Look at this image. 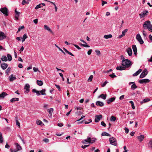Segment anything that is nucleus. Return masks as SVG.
I'll return each mask as SVG.
<instances>
[{
    "label": "nucleus",
    "mask_w": 152,
    "mask_h": 152,
    "mask_svg": "<svg viewBox=\"0 0 152 152\" xmlns=\"http://www.w3.org/2000/svg\"><path fill=\"white\" fill-rule=\"evenodd\" d=\"M33 69L35 72H36L38 71V68L35 67L33 68Z\"/></svg>",
    "instance_id": "obj_55"
},
{
    "label": "nucleus",
    "mask_w": 152,
    "mask_h": 152,
    "mask_svg": "<svg viewBox=\"0 0 152 152\" xmlns=\"http://www.w3.org/2000/svg\"><path fill=\"white\" fill-rule=\"evenodd\" d=\"M96 104L97 106H99L100 107H102L104 105V103L99 101H97L96 102Z\"/></svg>",
    "instance_id": "obj_18"
},
{
    "label": "nucleus",
    "mask_w": 152,
    "mask_h": 152,
    "mask_svg": "<svg viewBox=\"0 0 152 152\" xmlns=\"http://www.w3.org/2000/svg\"><path fill=\"white\" fill-rule=\"evenodd\" d=\"M124 95H122L120 96V97L119 98V99L120 100H123L124 98Z\"/></svg>",
    "instance_id": "obj_61"
},
{
    "label": "nucleus",
    "mask_w": 152,
    "mask_h": 152,
    "mask_svg": "<svg viewBox=\"0 0 152 152\" xmlns=\"http://www.w3.org/2000/svg\"><path fill=\"white\" fill-rule=\"evenodd\" d=\"M112 37V36L111 34H110L108 35H105L104 36V37L106 39H108L109 38H111Z\"/></svg>",
    "instance_id": "obj_29"
},
{
    "label": "nucleus",
    "mask_w": 152,
    "mask_h": 152,
    "mask_svg": "<svg viewBox=\"0 0 152 152\" xmlns=\"http://www.w3.org/2000/svg\"><path fill=\"white\" fill-rule=\"evenodd\" d=\"M109 76L112 78H114L116 77V76L115 75L114 73H113L112 74L110 75Z\"/></svg>",
    "instance_id": "obj_46"
},
{
    "label": "nucleus",
    "mask_w": 152,
    "mask_h": 152,
    "mask_svg": "<svg viewBox=\"0 0 152 152\" xmlns=\"http://www.w3.org/2000/svg\"><path fill=\"white\" fill-rule=\"evenodd\" d=\"M125 133L126 134L128 133L129 132V129L125 127L124 128Z\"/></svg>",
    "instance_id": "obj_50"
},
{
    "label": "nucleus",
    "mask_w": 152,
    "mask_h": 152,
    "mask_svg": "<svg viewBox=\"0 0 152 152\" xmlns=\"http://www.w3.org/2000/svg\"><path fill=\"white\" fill-rule=\"evenodd\" d=\"M92 51V49L89 50L87 52L88 54V55H90L91 54Z\"/></svg>",
    "instance_id": "obj_54"
},
{
    "label": "nucleus",
    "mask_w": 152,
    "mask_h": 152,
    "mask_svg": "<svg viewBox=\"0 0 152 152\" xmlns=\"http://www.w3.org/2000/svg\"><path fill=\"white\" fill-rule=\"evenodd\" d=\"M102 118V115H96L95 119V122L96 123L98 122Z\"/></svg>",
    "instance_id": "obj_10"
},
{
    "label": "nucleus",
    "mask_w": 152,
    "mask_h": 152,
    "mask_svg": "<svg viewBox=\"0 0 152 152\" xmlns=\"http://www.w3.org/2000/svg\"><path fill=\"white\" fill-rule=\"evenodd\" d=\"M95 52L98 55H99L101 54L99 50H95Z\"/></svg>",
    "instance_id": "obj_53"
},
{
    "label": "nucleus",
    "mask_w": 152,
    "mask_h": 152,
    "mask_svg": "<svg viewBox=\"0 0 152 152\" xmlns=\"http://www.w3.org/2000/svg\"><path fill=\"white\" fill-rule=\"evenodd\" d=\"M124 149L125 150L123 152H127V150H126V146H124Z\"/></svg>",
    "instance_id": "obj_64"
},
{
    "label": "nucleus",
    "mask_w": 152,
    "mask_h": 152,
    "mask_svg": "<svg viewBox=\"0 0 152 152\" xmlns=\"http://www.w3.org/2000/svg\"><path fill=\"white\" fill-rule=\"evenodd\" d=\"M38 19H36L34 20L33 21H34V22L35 23L37 24L38 23Z\"/></svg>",
    "instance_id": "obj_63"
},
{
    "label": "nucleus",
    "mask_w": 152,
    "mask_h": 152,
    "mask_svg": "<svg viewBox=\"0 0 152 152\" xmlns=\"http://www.w3.org/2000/svg\"><path fill=\"white\" fill-rule=\"evenodd\" d=\"M44 28L45 29L50 32H52V31L50 28L46 25H45L44 26Z\"/></svg>",
    "instance_id": "obj_22"
},
{
    "label": "nucleus",
    "mask_w": 152,
    "mask_h": 152,
    "mask_svg": "<svg viewBox=\"0 0 152 152\" xmlns=\"http://www.w3.org/2000/svg\"><path fill=\"white\" fill-rule=\"evenodd\" d=\"M36 123L38 125H40L41 124L43 123L41 121H40L39 120H37L36 121Z\"/></svg>",
    "instance_id": "obj_40"
},
{
    "label": "nucleus",
    "mask_w": 152,
    "mask_h": 152,
    "mask_svg": "<svg viewBox=\"0 0 152 152\" xmlns=\"http://www.w3.org/2000/svg\"><path fill=\"white\" fill-rule=\"evenodd\" d=\"M55 86L58 89L59 91H60V88L59 86L57 85V84H55Z\"/></svg>",
    "instance_id": "obj_51"
},
{
    "label": "nucleus",
    "mask_w": 152,
    "mask_h": 152,
    "mask_svg": "<svg viewBox=\"0 0 152 152\" xmlns=\"http://www.w3.org/2000/svg\"><path fill=\"white\" fill-rule=\"evenodd\" d=\"M7 94L5 92H3L1 94H0V99L3 98Z\"/></svg>",
    "instance_id": "obj_25"
},
{
    "label": "nucleus",
    "mask_w": 152,
    "mask_h": 152,
    "mask_svg": "<svg viewBox=\"0 0 152 152\" xmlns=\"http://www.w3.org/2000/svg\"><path fill=\"white\" fill-rule=\"evenodd\" d=\"M115 97H111L108 99L107 100V103L110 104L111 102H113L115 100Z\"/></svg>",
    "instance_id": "obj_17"
},
{
    "label": "nucleus",
    "mask_w": 152,
    "mask_h": 152,
    "mask_svg": "<svg viewBox=\"0 0 152 152\" xmlns=\"http://www.w3.org/2000/svg\"><path fill=\"white\" fill-rule=\"evenodd\" d=\"M15 13H16V15L17 16H19V15H20V12H19L17 11H16V9H15Z\"/></svg>",
    "instance_id": "obj_52"
},
{
    "label": "nucleus",
    "mask_w": 152,
    "mask_h": 152,
    "mask_svg": "<svg viewBox=\"0 0 152 152\" xmlns=\"http://www.w3.org/2000/svg\"><path fill=\"white\" fill-rule=\"evenodd\" d=\"M81 45L82 46L84 47H88V48H89L90 47V46L87 45L83 44H81Z\"/></svg>",
    "instance_id": "obj_48"
},
{
    "label": "nucleus",
    "mask_w": 152,
    "mask_h": 152,
    "mask_svg": "<svg viewBox=\"0 0 152 152\" xmlns=\"http://www.w3.org/2000/svg\"><path fill=\"white\" fill-rule=\"evenodd\" d=\"M7 56L8 58V60L9 61H10L12 60V57L11 55L9 54H7Z\"/></svg>",
    "instance_id": "obj_35"
},
{
    "label": "nucleus",
    "mask_w": 152,
    "mask_h": 152,
    "mask_svg": "<svg viewBox=\"0 0 152 152\" xmlns=\"http://www.w3.org/2000/svg\"><path fill=\"white\" fill-rule=\"evenodd\" d=\"M93 76L92 75H91L90 76L89 78L88 79V81L89 82H91L92 81V79L93 78Z\"/></svg>",
    "instance_id": "obj_42"
},
{
    "label": "nucleus",
    "mask_w": 152,
    "mask_h": 152,
    "mask_svg": "<svg viewBox=\"0 0 152 152\" xmlns=\"http://www.w3.org/2000/svg\"><path fill=\"white\" fill-rule=\"evenodd\" d=\"M102 135L104 136H110L111 135L110 134H109L108 133L106 132H104L102 133Z\"/></svg>",
    "instance_id": "obj_39"
},
{
    "label": "nucleus",
    "mask_w": 152,
    "mask_h": 152,
    "mask_svg": "<svg viewBox=\"0 0 152 152\" xmlns=\"http://www.w3.org/2000/svg\"><path fill=\"white\" fill-rule=\"evenodd\" d=\"M126 68L124 66H118L116 67V69L117 70H122L125 69Z\"/></svg>",
    "instance_id": "obj_15"
},
{
    "label": "nucleus",
    "mask_w": 152,
    "mask_h": 152,
    "mask_svg": "<svg viewBox=\"0 0 152 152\" xmlns=\"http://www.w3.org/2000/svg\"><path fill=\"white\" fill-rule=\"evenodd\" d=\"M58 126H59L61 127L63 126V124L62 123H59L58 124Z\"/></svg>",
    "instance_id": "obj_60"
},
{
    "label": "nucleus",
    "mask_w": 152,
    "mask_h": 152,
    "mask_svg": "<svg viewBox=\"0 0 152 152\" xmlns=\"http://www.w3.org/2000/svg\"><path fill=\"white\" fill-rule=\"evenodd\" d=\"M96 140L95 138L88 137L87 139H85L83 141V143L84 144L88 143H93Z\"/></svg>",
    "instance_id": "obj_2"
},
{
    "label": "nucleus",
    "mask_w": 152,
    "mask_h": 152,
    "mask_svg": "<svg viewBox=\"0 0 152 152\" xmlns=\"http://www.w3.org/2000/svg\"><path fill=\"white\" fill-rule=\"evenodd\" d=\"M116 120V117L114 116H111L110 118V120L112 121H114Z\"/></svg>",
    "instance_id": "obj_36"
},
{
    "label": "nucleus",
    "mask_w": 152,
    "mask_h": 152,
    "mask_svg": "<svg viewBox=\"0 0 152 152\" xmlns=\"http://www.w3.org/2000/svg\"><path fill=\"white\" fill-rule=\"evenodd\" d=\"M10 151L11 152H16L17 151H18V150H16V149H14L13 150L12 149H10Z\"/></svg>",
    "instance_id": "obj_62"
},
{
    "label": "nucleus",
    "mask_w": 152,
    "mask_h": 152,
    "mask_svg": "<svg viewBox=\"0 0 152 152\" xmlns=\"http://www.w3.org/2000/svg\"><path fill=\"white\" fill-rule=\"evenodd\" d=\"M109 141L110 144L115 146L117 145V142L115 138H114L113 137L110 138L109 139Z\"/></svg>",
    "instance_id": "obj_6"
},
{
    "label": "nucleus",
    "mask_w": 152,
    "mask_h": 152,
    "mask_svg": "<svg viewBox=\"0 0 152 152\" xmlns=\"http://www.w3.org/2000/svg\"><path fill=\"white\" fill-rule=\"evenodd\" d=\"M102 6H104V4H107V2L106 1H104L102 0Z\"/></svg>",
    "instance_id": "obj_59"
},
{
    "label": "nucleus",
    "mask_w": 152,
    "mask_h": 152,
    "mask_svg": "<svg viewBox=\"0 0 152 152\" xmlns=\"http://www.w3.org/2000/svg\"><path fill=\"white\" fill-rule=\"evenodd\" d=\"M150 80L148 79H143L140 80H139V82L141 84L142 83H149Z\"/></svg>",
    "instance_id": "obj_9"
},
{
    "label": "nucleus",
    "mask_w": 152,
    "mask_h": 152,
    "mask_svg": "<svg viewBox=\"0 0 152 152\" xmlns=\"http://www.w3.org/2000/svg\"><path fill=\"white\" fill-rule=\"evenodd\" d=\"M136 38L140 44L142 45L143 44L144 42L140 34H137Z\"/></svg>",
    "instance_id": "obj_7"
},
{
    "label": "nucleus",
    "mask_w": 152,
    "mask_h": 152,
    "mask_svg": "<svg viewBox=\"0 0 152 152\" xmlns=\"http://www.w3.org/2000/svg\"><path fill=\"white\" fill-rule=\"evenodd\" d=\"M128 29H126L122 31V34L124 36L125 35Z\"/></svg>",
    "instance_id": "obj_43"
},
{
    "label": "nucleus",
    "mask_w": 152,
    "mask_h": 152,
    "mask_svg": "<svg viewBox=\"0 0 152 152\" xmlns=\"http://www.w3.org/2000/svg\"><path fill=\"white\" fill-rule=\"evenodd\" d=\"M19 100V98H14L10 100V102L13 103L16 101H18Z\"/></svg>",
    "instance_id": "obj_21"
},
{
    "label": "nucleus",
    "mask_w": 152,
    "mask_h": 152,
    "mask_svg": "<svg viewBox=\"0 0 152 152\" xmlns=\"http://www.w3.org/2000/svg\"><path fill=\"white\" fill-rule=\"evenodd\" d=\"M41 94L42 95H45L46 94L45 93V89H42L41 91H39Z\"/></svg>",
    "instance_id": "obj_38"
},
{
    "label": "nucleus",
    "mask_w": 152,
    "mask_h": 152,
    "mask_svg": "<svg viewBox=\"0 0 152 152\" xmlns=\"http://www.w3.org/2000/svg\"><path fill=\"white\" fill-rule=\"evenodd\" d=\"M126 52L129 56H131L132 55V49L130 48H129L126 50Z\"/></svg>",
    "instance_id": "obj_13"
},
{
    "label": "nucleus",
    "mask_w": 152,
    "mask_h": 152,
    "mask_svg": "<svg viewBox=\"0 0 152 152\" xmlns=\"http://www.w3.org/2000/svg\"><path fill=\"white\" fill-rule=\"evenodd\" d=\"M26 3H28V2H26L25 0H23L22 3V4L23 5H24Z\"/></svg>",
    "instance_id": "obj_56"
},
{
    "label": "nucleus",
    "mask_w": 152,
    "mask_h": 152,
    "mask_svg": "<svg viewBox=\"0 0 152 152\" xmlns=\"http://www.w3.org/2000/svg\"><path fill=\"white\" fill-rule=\"evenodd\" d=\"M132 47L134 55H136L137 52V50L136 45H132Z\"/></svg>",
    "instance_id": "obj_14"
},
{
    "label": "nucleus",
    "mask_w": 152,
    "mask_h": 152,
    "mask_svg": "<svg viewBox=\"0 0 152 152\" xmlns=\"http://www.w3.org/2000/svg\"><path fill=\"white\" fill-rule=\"evenodd\" d=\"M107 97V95L106 94H101L100 95H99L98 97V98H101L102 99H103L105 100L106 99V98Z\"/></svg>",
    "instance_id": "obj_23"
},
{
    "label": "nucleus",
    "mask_w": 152,
    "mask_h": 152,
    "mask_svg": "<svg viewBox=\"0 0 152 152\" xmlns=\"http://www.w3.org/2000/svg\"><path fill=\"white\" fill-rule=\"evenodd\" d=\"M122 64L126 67H129L132 65L131 61L128 59L123 60L122 61Z\"/></svg>",
    "instance_id": "obj_3"
},
{
    "label": "nucleus",
    "mask_w": 152,
    "mask_h": 152,
    "mask_svg": "<svg viewBox=\"0 0 152 152\" xmlns=\"http://www.w3.org/2000/svg\"><path fill=\"white\" fill-rule=\"evenodd\" d=\"M0 11L5 16L8 15V10L7 8L4 7L1 8L0 10Z\"/></svg>",
    "instance_id": "obj_5"
},
{
    "label": "nucleus",
    "mask_w": 152,
    "mask_h": 152,
    "mask_svg": "<svg viewBox=\"0 0 152 152\" xmlns=\"http://www.w3.org/2000/svg\"><path fill=\"white\" fill-rule=\"evenodd\" d=\"M30 86L28 84H26L24 87V92L27 93L29 91Z\"/></svg>",
    "instance_id": "obj_11"
},
{
    "label": "nucleus",
    "mask_w": 152,
    "mask_h": 152,
    "mask_svg": "<svg viewBox=\"0 0 152 152\" xmlns=\"http://www.w3.org/2000/svg\"><path fill=\"white\" fill-rule=\"evenodd\" d=\"M150 99L149 98L145 99H144L141 102V103L142 104L143 103L147 102L150 101Z\"/></svg>",
    "instance_id": "obj_34"
},
{
    "label": "nucleus",
    "mask_w": 152,
    "mask_h": 152,
    "mask_svg": "<svg viewBox=\"0 0 152 152\" xmlns=\"http://www.w3.org/2000/svg\"><path fill=\"white\" fill-rule=\"evenodd\" d=\"M8 65L6 63H4L1 64V67L3 69H5L7 67Z\"/></svg>",
    "instance_id": "obj_20"
},
{
    "label": "nucleus",
    "mask_w": 152,
    "mask_h": 152,
    "mask_svg": "<svg viewBox=\"0 0 152 152\" xmlns=\"http://www.w3.org/2000/svg\"><path fill=\"white\" fill-rule=\"evenodd\" d=\"M47 110L49 112L50 117H51L52 115V113L53 111V108H50L48 109Z\"/></svg>",
    "instance_id": "obj_26"
},
{
    "label": "nucleus",
    "mask_w": 152,
    "mask_h": 152,
    "mask_svg": "<svg viewBox=\"0 0 152 152\" xmlns=\"http://www.w3.org/2000/svg\"><path fill=\"white\" fill-rule=\"evenodd\" d=\"M5 38L4 34L2 32L0 31V40H1Z\"/></svg>",
    "instance_id": "obj_16"
},
{
    "label": "nucleus",
    "mask_w": 152,
    "mask_h": 152,
    "mask_svg": "<svg viewBox=\"0 0 152 152\" xmlns=\"http://www.w3.org/2000/svg\"><path fill=\"white\" fill-rule=\"evenodd\" d=\"M148 71L146 69H144L140 76V78H143L145 77L147 74Z\"/></svg>",
    "instance_id": "obj_8"
},
{
    "label": "nucleus",
    "mask_w": 152,
    "mask_h": 152,
    "mask_svg": "<svg viewBox=\"0 0 152 152\" xmlns=\"http://www.w3.org/2000/svg\"><path fill=\"white\" fill-rule=\"evenodd\" d=\"M108 83V82L107 81H105V82L102 84V87H104V86H105V85H106V84Z\"/></svg>",
    "instance_id": "obj_47"
},
{
    "label": "nucleus",
    "mask_w": 152,
    "mask_h": 152,
    "mask_svg": "<svg viewBox=\"0 0 152 152\" xmlns=\"http://www.w3.org/2000/svg\"><path fill=\"white\" fill-rule=\"evenodd\" d=\"M63 49L68 54L70 55H71L72 56H74V55L72 53L69 52V51H68L67 50H66L65 48H63Z\"/></svg>",
    "instance_id": "obj_27"
},
{
    "label": "nucleus",
    "mask_w": 152,
    "mask_h": 152,
    "mask_svg": "<svg viewBox=\"0 0 152 152\" xmlns=\"http://www.w3.org/2000/svg\"><path fill=\"white\" fill-rule=\"evenodd\" d=\"M142 69H139L133 75V76H137L142 72Z\"/></svg>",
    "instance_id": "obj_24"
},
{
    "label": "nucleus",
    "mask_w": 152,
    "mask_h": 152,
    "mask_svg": "<svg viewBox=\"0 0 152 152\" xmlns=\"http://www.w3.org/2000/svg\"><path fill=\"white\" fill-rule=\"evenodd\" d=\"M137 87V86L136 85L135 83H134L131 86V88L133 90H134Z\"/></svg>",
    "instance_id": "obj_33"
},
{
    "label": "nucleus",
    "mask_w": 152,
    "mask_h": 152,
    "mask_svg": "<svg viewBox=\"0 0 152 152\" xmlns=\"http://www.w3.org/2000/svg\"><path fill=\"white\" fill-rule=\"evenodd\" d=\"M143 27L144 29H148L149 31L152 32V25L150 21H145L144 23Z\"/></svg>",
    "instance_id": "obj_1"
},
{
    "label": "nucleus",
    "mask_w": 152,
    "mask_h": 152,
    "mask_svg": "<svg viewBox=\"0 0 152 152\" xmlns=\"http://www.w3.org/2000/svg\"><path fill=\"white\" fill-rule=\"evenodd\" d=\"M149 147L152 148V140H151L148 144Z\"/></svg>",
    "instance_id": "obj_45"
},
{
    "label": "nucleus",
    "mask_w": 152,
    "mask_h": 152,
    "mask_svg": "<svg viewBox=\"0 0 152 152\" xmlns=\"http://www.w3.org/2000/svg\"><path fill=\"white\" fill-rule=\"evenodd\" d=\"M137 138L140 142H141L143 140L144 138V136L142 135H140V136H137Z\"/></svg>",
    "instance_id": "obj_12"
},
{
    "label": "nucleus",
    "mask_w": 152,
    "mask_h": 152,
    "mask_svg": "<svg viewBox=\"0 0 152 152\" xmlns=\"http://www.w3.org/2000/svg\"><path fill=\"white\" fill-rule=\"evenodd\" d=\"M42 7L41 4H39L37 5L35 7V9L36 10Z\"/></svg>",
    "instance_id": "obj_44"
},
{
    "label": "nucleus",
    "mask_w": 152,
    "mask_h": 152,
    "mask_svg": "<svg viewBox=\"0 0 152 152\" xmlns=\"http://www.w3.org/2000/svg\"><path fill=\"white\" fill-rule=\"evenodd\" d=\"M43 141H44L45 142H48L49 141V140L47 138H45L43 140Z\"/></svg>",
    "instance_id": "obj_49"
},
{
    "label": "nucleus",
    "mask_w": 152,
    "mask_h": 152,
    "mask_svg": "<svg viewBox=\"0 0 152 152\" xmlns=\"http://www.w3.org/2000/svg\"><path fill=\"white\" fill-rule=\"evenodd\" d=\"M1 60L2 61H7V58L5 56H2Z\"/></svg>",
    "instance_id": "obj_28"
},
{
    "label": "nucleus",
    "mask_w": 152,
    "mask_h": 152,
    "mask_svg": "<svg viewBox=\"0 0 152 152\" xmlns=\"http://www.w3.org/2000/svg\"><path fill=\"white\" fill-rule=\"evenodd\" d=\"M37 83L39 86H42L43 84V82L41 80H37Z\"/></svg>",
    "instance_id": "obj_30"
},
{
    "label": "nucleus",
    "mask_w": 152,
    "mask_h": 152,
    "mask_svg": "<svg viewBox=\"0 0 152 152\" xmlns=\"http://www.w3.org/2000/svg\"><path fill=\"white\" fill-rule=\"evenodd\" d=\"M74 46L79 50L81 49V48L77 45L74 44Z\"/></svg>",
    "instance_id": "obj_58"
},
{
    "label": "nucleus",
    "mask_w": 152,
    "mask_h": 152,
    "mask_svg": "<svg viewBox=\"0 0 152 152\" xmlns=\"http://www.w3.org/2000/svg\"><path fill=\"white\" fill-rule=\"evenodd\" d=\"M28 37L27 36L26 34H25L23 36V37L21 38L22 39V42H24L25 39H26Z\"/></svg>",
    "instance_id": "obj_32"
},
{
    "label": "nucleus",
    "mask_w": 152,
    "mask_h": 152,
    "mask_svg": "<svg viewBox=\"0 0 152 152\" xmlns=\"http://www.w3.org/2000/svg\"><path fill=\"white\" fill-rule=\"evenodd\" d=\"M101 124L104 127H105L106 126V124L104 121H102L101 122Z\"/></svg>",
    "instance_id": "obj_57"
},
{
    "label": "nucleus",
    "mask_w": 152,
    "mask_h": 152,
    "mask_svg": "<svg viewBox=\"0 0 152 152\" xmlns=\"http://www.w3.org/2000/svg\"><path fill=\"white\" fill-rule=\"evenodd\" d=\"M148 13L149 12L147 10H144L139 14L140 18L142 19L144 18L148 14Z\"/></svg>",
    "instance_id": "obj_4"
},
{
    "label": "nucleus",
    "mask_w": 152,
    "mask_h": 152,
    "mask_svg": "<svg viewBox=\"0 0 152 152\" xmlns=\"http://www.w3.org/2000/svg\"><path fill=\"white\" fill-rule=\"evenodd\" d=\"M24 28V26H23L20 27L18 29V31L17 32V33H18V32L20 31L21 29Z\"/></svg>",
    "instance_id": "obj_41"
},
{
    "label": "nucleus",
    "mask_w": 152,
    "mask_h": 152,
    "mask_svg": "<svg viewBox=\"0 0 152 152\" xmlns=\"http://www.w3.org/2000/svg\"><path fill=\"white\" fill-rule=\"evenodd\" d=\"M3 142V141L2 134L1 132H0V143H2Z\"/></svg>",
    "instance_id": "obj_37"
},
{
    "label": "nucleus",
    "mask_w": 152,
    "mask_h": 152,
    "mask_svg": "<svg viewBox=\"0 0 152 152\" xmlns=\"http://www.w3.org/2000/svg\"><path fill=\"white\" fill-rule=\"evenodd\" d=\"M16 148L17 149V150L18 151L22 149V148L19 144L18 143L16 144Z\"/></svg>",
    "instance_id": "obj_31"
},
{
    "label": "nucleus",
    "mask_w": 152,
    "mask_h": 152,
    "mask_svg": "<svg viewBox=\"0 0 152 152\" xmlns=\"http://www.w3.org/2000/svg\"><path fill=\"white\" fill-rule=\"evenodd\" d=\"M9 78L10 81L11 82L12 81L16 79V78L15 76H13L12 75H10L9 77Z\"/></svg>",
    "instance_id": "obj_19"
}]
</instances>
